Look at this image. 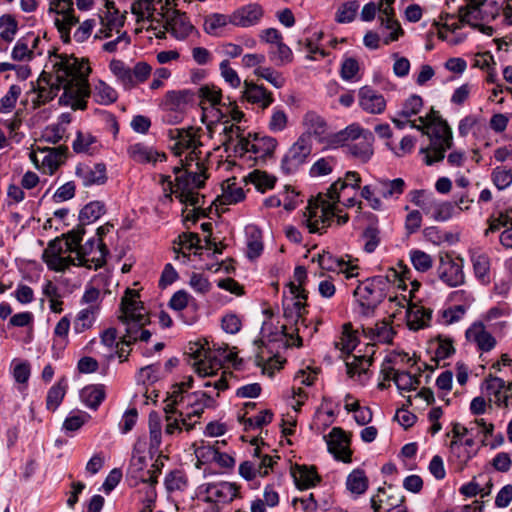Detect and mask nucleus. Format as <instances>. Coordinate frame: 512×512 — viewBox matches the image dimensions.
<instances>
[{
  "mask_svg": "<svg viewBox=\"0 0 512 512\" xmlns=\"http://www.w3.org/2000/svg\"><path fill=\"white\" fill-rule=\"evenodd\" d=\"M41 151L48 152L42 163L44 166L48 167L50 174H53L58 169V167L65 161L68 155L67 146H58L53 148L47 147Z\"/></svg>",
  "mask_w": 512,
  "mask_h": 512,
  "instance_id": "a878e982",
  "label": "nucleus"
},
{
  "mask_svg": "<svg viewBox=\"0 0 512 512\" xmlns=\"http://www.w3.org/2000/svg\"><path fill=\"white\" fill-rule=\"evenodd\" d=\"M353 295L358 297L361 314L367 317L373 316L377 307L386 298L381 293H377L370 285H366L365 280L356 287Z\"/></svg>",
  "mask_w": 512,
  "mask_h": 512,
  "instance_id": "0eeeda50",
  "label": "nucleus"
},
{
  "mask_svg": "<svg viewBox=\"0 0 512 512\" xmlns=\"http://www.w3.org/2000/svg\"><path fill=\"white\" fill-rule=\"evenodd\" d=\"M411 262L419 272H426L432 267V258L421 250H412L410 253Z\"/></svg>",
  "mask_w": 512,
  "mask_h": 512,
  "instance_id": "6e6d98bb",
  "label": "nucleus"
},
{
  "mask_svg": "<svg viewBox=\"0 0 512 512\" xmlns=\"http://www.w3.org/2000/svg\"><path fill=\"white\" fill-rule=\"evenodd\" d=\"M111 72L123 83L125 88L130 89L134 86V80L132 77V70L125 65L121 60H112L110 62Z\"/></svg>",
  "mask_w": 512,
  "mask_h": 512,
  "instance_id": "72a5a7b5",
  "label": "nucleus"
},
{
  "mask_svg": "<svg viewBox=\"0 0 512 512\" xmlns=\"http://www.w3.org/2000/svg\"><path fill=\"white\" fill-rule=\"evenodd\" d=\"M164 28L177 39H185L194 30L186 14L179 10L172 11L171 16L166 19Z\"/></svg>",
  "mask_w": 512,
  "mask_h": 512,
  "instance_id": "4468645a",
  "label": "nucleus"
},
{
  "mask_svg": "<svg viewBox=\"0 0 512 512\" xmlns=\"http://www.w3.org/2000/svg\"><path fill=\"white\" fill-rule=\"evenodd\" d=\"M375 339L382 343H391L395 335L393 327L386 321L378 322L375 325Z\"/></svg>",
  "mask_w": 512,
  "mask_h": 512,
  "instance_id": "680f3d73",
  "label": "nucleus"
},
{
  "mask_svg": "<svg viewBox=\"0 0 512 512\" xmlns=\"http://www.w3.org/2000/svg\"><path fill=\"white\" fill-rule=\"evenodd\" d=\"M457 263L448 253L440 254L437 268L439 278L450 287H457L464 283L463 259L457 258Z\"/></svg>",
  "mask_w": 512,
  "mask_h": 512,
  "instance_id": "423d86ee",
  "label": "nucleus"
},
{
  "mask_svg": "<svg viewBox=\"0 0 512 512\" xmlns=\"http://www.w3.org/2000/svg\"><path fill=\"white\" fill-rule=\"evenodd\" d=\"M194 346L195 348H190L191 355L194 359L204 357L209 360V369H212L214 365L221 366L223 362H232L235 369H240L243 363V359L238 358L236 353H227V344L222 343L221 345H218L213 343L212 346H210L209 342L205 341L204 345L195 343ZM196 372L201 377L214 374L213 370L209 371L207 367H203L202 362L197 363Z\"/></svg>",
  "mask_w": 512,
  "mask_h": 512,
  "instance_id": "f03ea898",
  "label": "nucleus"
},
{
  "mask_svg": "<svg viewBox=\"0 0 512 512\" xmlns=\"http://www.w3.org/2000/svg\"><path fill=\"white\" fill-rule=\"evenodd\" d=\"M291 476L299 490L315 487L321 481L315 466L294 464L291 467Z\"/></svg>",
  "mask_w": 512,
  "mask_h": 512,
  "instance_id": "f8f14e48",
  "label": "nucleus"
},
{
  "mask_svg": "<svg viewBox=\"0 0 512 512\" xmlns=\"http://www.w3.org/2000/svg\"><path fill=\"white\" fill-rule=\"evenodd\" d=\"M174 244H177L179 247H174V252L177 254L176 258H178V254L182 248L187 250H191L193 248L197 250H202L203 246L200 245V237L197 233L193 232H183L178 236V239L174 241Z\"/></svg>",
  "mask_w": 512,
  "mask_h": 512,
  "instance_id": "e433bc0d",
  "label": "nucleus"
},
{
  "mask_svg": "<svg viewBox=\"0 0 512 512\" xmlns=\"http://www.w3.org/2000/svg\"><path fill=\"white\" fill-rule=\"evenodd\" d=\"M492 180L499 190L507 188L512 183L511 169L495 168L492 172Z\"/></svg>",
  "mask_w": 512,
  "mask_h": 512,
  "instance_id": "052dcab7",
  "label": "nucleus"
},
{
  "mask_svg": "<svg viewBox=\"0 0 512 512\" xmlns=\"http://www.w3.org/2000/svg\"><path fill=\"white\" fill-rule=\"evenodd\" d=\"M304 124L310 130V136L313 134L317 137H321L326 133L327 123L323 117L318 115L314 111H309L304 116Z\"/></svg>",
  "mask_w": 512,
  "mask_h": 512,
  "instance_id": "473e14b6",
  "label": "nucleus"
},
{
  "mask_svg": "<svg viewBox=\"0 0 512 512\" xmlns=\"http://www.w3.org/2000/svg\"><path fill=\"white\" fill-rule=\"evenodd\" d=\"M187 485V478L180 470H173L166 475L165 487L169 492L183 490Z\"/></svg>",
  "mask_w": 512,
  "mask_h": 512,
  "instance_id": "603ef678",
  "label": "nucleus"
},
{
  "mask_svg": "<svg viewBox=\"0 0 512 512\" xmlns=\"http://www.w3.org/2000/svg\"><path fill=\"white\" fill-rule=\"evenodd\" d=\"M220 71L221 76L224 80L229 83L233 88H237L241 84V80L237 74V72L230 67V63L228 60H223L220 63Z\"/></svg>",
  "mask_w": 512,
  "mask_h": 512,
  "instance_id": "774afa93",
  "label": "nucleus"
},
{
  "mask_svg": "<svg viewBox=\"0 0 512 512\" xmlns=\"http://www.w3.org/2000/svg\"><path fill=\"white\" fill-rule=\"evenodd\" d=\"M222 195L218 196L213 204L219 202L221 205H231L241 202L245 199V193L241 187L236 184V178L227 179L221 185Z\"/></svg>",
  "mask_w": 512,
  "mask_h": 512,
  "instance_id": "412c9836",
  "label": "nucleus"
},
{
  "mask_svg": "<svg viewBox=\"0 0 512 512\" xmlns=\"http://www.w3.org/2000/svg\"><path fill=\"white\" fill-rule=\"evenodd\" d=\"M196 104V93L190 89L171 90L166 92L163 106L167 111L185 113L188 106Z\"/></svg>",
  "mask_w": 512,
  "mask_h": 512,
  "instance_id": "1a4fd4ad",
  "label": "nucleus"
},
{
  "mask_svg": "<svg viewBox=\"0 0 512 512\" xmlns=\"http://www.w3.org/2000/svg\"><path fill=\"white\" fill-rule=\"evenodd\" d=\"M358 9V1H348L338 9L335 20L338 23H350L354 20Z\"/></svg>",
  "mask_w": 512,
  "mask_h": 512,
  "instance_id": "de8ad7c7",
  "label": "nucleus"
},
{
  "mask_svg": "<svg viewBox=\"0 0 512 512\" xmlns=\"http://www.w3.org/2000/svg\"><path fill=\"white\" fill-rule=\"evenodd\" d=\"M105 213V205L101 201H92L86 204L79 212V222L86 226L95 222Z\"/></svg>",
  "mask_w": 512,
  "mask_h": 512,
  "instance_id": "c85d7f7f",
  "label": "nucleus"
},
{
  "mask_svg": "<svg viewBox=\"0 0 512 512\" xmlns=\"http://www.w3.org/2000/svg\"><path fill=\"white\" fill-rule=\"evenodd\" d=\"M380 193L384 198L398 197L404 192L405 182L402 178L380 181Z\"/></svg>",
  "mask_w": 512,
  "mask_h": 512,
  "instance_id": "a19ab883",
  "label": "nucleus"
},
{
  "mask_svg": "<svg viewBox=\"0 0 512 512\" xmlns=\"http://www.w3.org/2000/svg\"><path fill=\"white\" fill-rule=\"evenodd\" d=\"M390 273L385 276L377 275L373 277L367 278L366 285H370L373 287L377 293H381L385 297L387 296V290L389 288L390 283H394L397 278L403 283V285L399 284L398 287L401 289H406V284L404 283L405 279H409L408 275L410 273L409 270L405 271L402 276L399 277L398 272L394 268H390Z\"/></svg>",
  "mask_w": 512,
  "mask_h": 512,
  "instance_id": "f3484780",
  "label": "nucleus"
},
{
  "mask_svg": "<svg viewBox=\"0 0 512 512\" xmlns=\"http://www.w3.org/2000/svg\"><path fill=\"white\" fill-rule=\"evenodd\" d=\"M229 21V16L224 14L215 13L205 19L204 30L207 34H215L216 29L226 26Z\"/></svg>",
  "mask_w": 512,
  "mask_h": 512,
  "instance_id": "13d9d810",
  "label": "nucleus"
},
{
  "mask_svg": "<svg viewBox=\"0 0 512 512\" xmlns=\"http://www.w3.org/2000/svg\"><path fill=\"white\" fill-rule=\"evenodd\" d=\"M359 343L356 333L352 330V325L346 323L343 325V336L341 338V350L347 355H350L352 351L357 347Z\"/></svg>",
  "mask_w": 512,
  "mask_h": 512,
  "instance_id": "3c124183",
  "label": "nucleus"
},
{
  "mask_svg": "<svg viewBox=\"0 0 512 512\" xmlns=\"http://www.w3.org/2000/svg\"><path fill=\"white\" fill-rule=\"evenodd\" d=\"M486 0H468L465 6H461L458 10L460 22L470 24V20L477 19L476 13L479 12L480 7L484 5Z\"/></svg>",
  "mask_w": 512,
  "mask_h": 512,
  "instance_id": "c03bdc74",
  "label": "nucleus"
},
{
  "mask_svg": "<svg viewBox=\"0 0 512 512\" xmlns=\"http://www.w3.org/2000/svg\"><path fill=\"white\" fill-rule=\"evenodd\" d=\"M76 80L73 77L67 78V80L63 83L62 87L64 89L63 94L59 98V105L61 106H71L72 100L77 96L75 92Z\"/></svg>",
  "mask_w": 512,
  "mask_h": 512,
  "instance_id": "0e129e2a",
  "label": "nucleus"
},
{
  "mask_svg": "<svg viewBox=\"0 0 512 512\" xmlns=\"http://www.w3.org/2000/svg\"><path fill=\"white\" fill-rule=\"evenodd\" d=\"M243 96L248 102L260 104L263 109L270 106L274 101L272 93L263 85H258L248 80L244 81Z\"/></svg>",
  "mask_w": 512,
  "mask_h": 512,
  "instance_id": "6ab92c4d",
  "label": "nucleus"
},
{
  "mask_svg": "<svg viewBox=\"0 0 512 512\" xmlns=\"http://www.w3.org/2000/svg\"><path fill=\"white\" fill-rule=\"evenodd\" d=\"M98 311V306H90L82 309L76 316L73 324L75 333L80 334L90 329L95 321V314Z\"/></svg>",
  "mask_w": 512,
  "mask_h": 512,
  "instance_id": "c756f323",
  "label": "nucleus"
},
{
  "mask_svg": "<svg viewBox=\"0 0 512 512\" xmlns=\"http://www.w3.org/2000/svg\"><path fill=\"white\" fill-rule=\"evenodd\" d=\"M264 15L262 6L258 3H250L240 7L229 16L231 24L239 27L256 25Z\"/></svg>",
  "mask_w": 512,
  "mask_h": 512,
  "instance_id": "9d476101",
  "label": "nucleus"
},
{
  "mask_svg": "<svg viewBox=\"0 0 512 512\" xmlns=\"http://www.w3.org/2000/svg\"><path fill=\"white\" fill-rule=\"evenodd\" d=\"M312 152L310 133H303L288 149L281 160V171L285 175L296 173L303 166Z\"/></svg>",
  "mask_w": 512,
  "mask_h": 512,
  "instance_id": "7ed1b4c3",
  "label": "nucleus"
},
{
  "mask_svg": "<svg viewBox=\"0 0 512 512\" xmlns=\"http://www.w3.org/2000/svg\"><path fill=\"white\" fill-rule=\"evenodd\" d=\"M118 319L125 325V333L116 344V347H118L120 343L129 347L133 343L137 342L141 329L146 324L150 323L149 318L144 314H139L135 317L119 316Z\"/></svg>",
  "mask_w": 512,
  "mask_h": 512,
  "instance_id": "9b49d317",
  "label": "nucleus"
},
{
  "mask_svg": "<svg viewBox=\"0 0 512 512\" xmlns=\"http://www.w3.org/2000/svg\"><path fill=\"white\" fill-rule=\"evenodd\" d=\"M432 317V310L423 306L409 304L407 309V321L411 330H419L428 326Z\"/></svg>",
  "mask_w": 512,
  "mask_h": 512,
  "instance_id": "5701e85b",
  "label": "nucleus"
},
{
  "mask_svg": "<svg viewBox=\"0 0 512 512\" xmlns=\"http://www.w3.org/2000/svg\"><path fill=\"white\" fill-rule=\"evenodd\" d=\"M373 347H374V345L370 346V348H371L370 356H367L366 354L354 356L353 362H346L347 374L349 375V377H353L357 371H359V373L367 372V369L362 368V364H363V362H367L368 366H371L373 364V361H374L373 355L375 353Z\"/></svg>",
  "mask_w": 512,
  "mask_h": 512,
  "instance_id": "49530a36",
  "label": "nucleus"
},
{
  "mask_svg": "<svg viewBox=\"0 0 512 512\" xmlns=\"http://www.w3.org/2000/svg\"><path fill=\"white\" fill-rule=\"evenodd\" d=\"M197 168L200 170V173L186 172L184 175L176 177V186L177 189L181 191L188 190L190 183H196V179L203 176L204 179H207L209 175L206 173V168L202 163L197 162Z\"/></svg>",
  "mask_w": 512,
  "mask_h": 512,
  "instance_id": "37998d69",
  "label": "nucleus"
},
{
  "mask_svg": "<svg viewBox=\"0 0 512 512\" xmlns=\"http://www.w3.org/2000/svg\"><path fill=\"white\" fill-rule=\"evenodd\" d=\"M254 74L265 79L275 88H282L285 84V79L282 75L270 67H257L254 70Z\"/></svg>",
  "mask_w": 512,
  "mask_h": 512,
  "instance_id": "8fccbe9b",
  "label": "nucleus"
},
{
  "mask_svg": "<svg viewBox=\"0 0 512 512\" xmlns=\"http://www.w3.org/2000/svg\"><path fill=\"white\" fill-rule=\"evenodd\" d=\"M438 341V347L436 349V356L439 359H446L452 356L455 353V348L453 346V340L448 337H444L442 335H438L436 337Z\"/></svg>",
  "mask_w": 512,
  "mask_h": 512,
  "instance_id": "69168bd1",
  "label": "nucleus"
},
{
  "mask_svg": "<svg viewBox=\"0 0 512 512\" xmlns=\"http://www.w3.org/2000/svg\"><path fill=\"white\" fill-rule=\"evenodd\" d=\"M466 339L474 341L481 351L488 352L496 345L495 338L485 330L482 322H476L465 332Z\"/></svg>",
  "mask_w": 512,
  "mask_h": 512,
  "instance_id": "dca6fc26",
  "label": "nucleus"
},
{
  "mask_svg": "<svg viewBox=\"0 0 512 512\" xmlns=\"http://www.w3.org/2000/svg\"><path fill=\"white\" fill-rule=\"evenodd\" d=\"M64 247L63 238L56 237L48 243L47 248L43 251L42 260L47 266L51 262H63L61 254L64 252Z\"/></svg>",
  "mask_w": 512,
  "mask_h": 512,
  "instance_id": "2f4dec72",
  "label": "nucleus"
},
{
  "mask_svg": "<svg viewBox=\"0 0 512 512\" xmlns=\"http://www.w3.org/2000/svg\"><path fill=\"white\" fill-rule=\"evenodd\" d=\"M67 388V381L64 377H62L48 390L46 397V408L48 410L55 411L60 406L66 394Z\"/></svg>",
  "mask_w": 512,
  "mask_h": 512,
  "instance_id": "bb28decb",
  "label": "nucleus"
},
{
  "mask_svg": "<svg viewBox=\"0 0 512 512\" xmlns=\"http://www.w3.org/2000/svg\"><path fill=\"white\" fill-rule=\"evenodd\" d=\"M53 70L56 73V82L51 84L49 89L45 87H39L38 95L36 99L33 100V107L39 108L45 103L53 100L57 93L60 91L63 83L69 78L71 75H75L76 68H69L65 62H55L53 64Z\"/></svg>",
  "mask_w": 512,
  "mask_h": 512,
  "instance_id": "20e7f679",
  "label": "nucleus"
},
{
  "mask_svg": "<svg viewBox=\"0 0 512 512\" xmlns=\"http://www.w3.org/2000/svg\"><path fill=\"white\" fill-rule=\"evenodd\" d=\"M76 175L82 179L84 186L103 185L107 181L106 165L96 163L93 167L78 166Z\"/></svg>",
  "mask_w": 512,
  "mask_h": 512,
  "instance_id": "a211bd4d",
  "label": "nucleus"
},
{
  "mask_svg": "<svg viewBox=\"0 0 512 512\" xmlns=\"http://www.w3.org/2000/svg\"><path fill=\"white\" fill-rule=\"evenodd\" d=\"M252 239L247 243V257L251 260L258 258L263 251V243L260 240V232L253 228Z\"/></svg>",
  "mask_w": 512,
  "mask_h": 512,
  "instance_id": "338daca9",
  "label": "nucleus"
},
{
  "mask_svg": "<svg viewBox=\"0 0 512 512\" xmlns=\"http://www.w3.org/2000/svg\"><path fill=\"white\" fill-rule=\"evenodd\" d=\"M362 237L366 240L364 250L373 253L380 244V230L375 224L368 225L363 231Z\"/></svg>",
  "mask_w": 512,
  "mask_h": 512,
  "instance_id": "a18cd8bd",
  "label": "nucleus"
},
{
  "mask_svg": "<svg viewBox=\"0 0 512 512\" xmlns=\"http://www.w3.org/2000/svg\"><path fill=\"white\" fill-rule=\"evenodd\" d=\"M128 151L130 156L139 163L156 162L158 158L161 161L166 159L165 153L153 152L151 148L142 143L130 146Z\"/></svg>",
  "mask_w": 512,
  "mask_h": 512,
  "instance_id": "393cba45",
  "label": "nucleus"
},
{
  "mask_svg": "<svg viewBox=\"0 0 512 512\" xmlns=\"http://www.w3.org/2000/svg\"><path fill=\"white\" fill-rule=\"evenodd\" d=\"M196 99L200 98L201 101H207L212 106H217L221 104L222 92L221 89L216 87L215 85H203L197 91Z\"/></svg>",
  "mask_w": 512,
  "mask_h": 512,
  "instance_id": "ea45409f",
  "label": "nucleus"
},
{
  "mask_svg": "<svg viewBox=\"0 0 512 512\" xmlns=\"http://www.w3.org/2000/svg\"><path fill=\"white\" fill-rule=\"evenodd\" d=\"M346 262L342 258L333 256L328 251H323L320 257V268L327 271H336L342 269Z\"/></svg>",
  "mask_w": 512,
  "mask_h": 512,
  "instance_id": "bf43d9fd",
  "label": "nucleus"
},
{
  "mask_svg": "<svg viewBox=\"0 0 512 512\" xmlns=\"http://www.w3.org/2000/svg\"><path fill=\"white\" fill-rule=\"evenodd\" d=\"M359 104L363 110L371 114H380L386 107L383 95L369 86L360 88Z\"/></svg>",
  "mask_w": 512,
  "mask_h": 512,
  "instance_id": "ddd939ff",
  "label": "nucleus"
},
{
  "mask_svg": "<svg viewBox=\"0 0 512 512\" xmlns=\"http://www.w3.org/2000/svg\"><path fill=\"white\" fill-rule=\"evenodd\" d=\"M431 128V131L427 134L430 145L420 149V153L425 154L424 161L428 166L442 161L445 158L446 150L453 145L452 130L447 121L440 115H435L431 119Z\"/></svg>",
  "mask_w": 512,
  "mask_h": 512,
  "instance_id": "f257e3e1",
  "label": "nucleus"
},
{
  "mask_svg": "<svg viewBox=\"0 0 512 512\" xmlns=\"http://www.w3.org/2000/svg\"><path fill=\"white\" fill-rule=\"evenodd\" d=\"M191 399L190 406L198 407L203 406L206 408H213L216 405V401L208 393L202 391H196L187 395Z\"/></svg>",
  "mask_w": 512,
  "mask_h": 512,
  "instance_id": "e2e57ef3",
  "label": "nucleus"
},
{
  "mask_svg": "<svg viewBox=\"0 0 512 512\" xmlns=\"http://www.w3.org/2000/svg\"><path fill=\"white\" fill-rule=\"evenodd\" d=\"M138 296L139 294L136 291L129 288L126 290V295L121 299L120 303V316L135 317L142 314L140 310L143 309V303L135 299Z\"/></svg>",
  "mask_w": 512,
  "mask_h": 512,
  "instance_id": "cd10ccee",
  "label": "nucleus"
},
{
  "mask_svg": "<svg viewBox=\"0 0 512 512\" xmlns=\"http://www.w3.org/2000/svg\"><path fill=\"white\" fill-rule=\"evenodd\" d=\"M106 396L105 386L89 385L81 390L80 397L84 404L90 409L97 410L101 403L104 401Z\"/></svg>",
  "mask_w": 512,
  "mask_h": 512,
  "instance_id": "b1692460",
  "label": "nucleus"
},
{
  "mask_svg": "<svg viewBox=\"0 0 512 512\" xmlns=\"http://www.w3.org/2000/svg\"><path fill=\"white\" fill-rule=\"evenodd\" d=\"M49 57L59 59L57 62H65L69 68H76L75 75H81V72L88 67L85 62L80 61L74 55L58 54L56 50L49 52Z\"/></svg>",
  "mask_w": 512,
  "mask_h": 512,
  "instance_id": "4d7b16f0",
  "label": "nucleus"
},
{
  "mask_svg": "<svg viewBox=\"0 0 512 512\" xmlns=\"http://www.w3.org/2000/svg\"><path fill=\"white\" fill-rule=\"evenodd\" d=\"M471 261L473 264L474 274L477 279H479L483 284H488L490 282L489 279V271H490V259L484 254H473L471 256Z\"/></svg>",
  "mask_w": 512,
  "mask_h": 512,
  "instance_id": "7c9ffc66",
  "label": "nucleus"
},
{
  "mask_svg": "<svg viewBox=\"0 0 512 512\" xmlns=\"http://www.w3.org/2000/svg\"><path fill=\"white\" fill-rule=\"evenodd\" d=\"M269 56L271 60L277 59L279 64L289 63L293 59L292 50L282 40L270 48Z\"/></svg>",
  "mask_w": 512,
  "mask_h": 512,
  "instance_id": "5fc2aeb1",
  "label": "nucleus"
},
{
  "mask_svg": "<svg viewBox=\"0 0 512 512\" xmlns=\"http://www.w3.org/2000/svg\"><path fill=\"white\" fill-rule=\"evenodd\" d=\"M247 178L261 192H264L266 189H272L276 183L275 176L261 170L252 171Z\"/></svg>",
  "mask_w": 512,
  "mask_h": 512,
  "instance_id": "c9c22d12",
  "label": "nucleus"
},
{
  "mask_svg": "<svg viewBox=\"0 0 512 512\" xmlns=\"http://www.w3.org/2000/svg\"><path fill=\"white\" fill-rule=\"evenodd\" d=\"M422 106L423 100L421 96L413 94L404 102L403 107L398 115L404 118H410L413 115L418 114Z\"/></svg>",
  "mask_w": 512,
  "mask_h": 512,
  "instance_id": "864d4df0",
  "label": "nucleus"
},
{
  "mask_svg": "<svg viewBox=\"0 0 512 512\" xmlns=\"http://www.w3.org/2000/svg\"><path fill=\"white\" fill-rule=\"evenodd\" d=\"M0 28H3L0 38L9 43L14 40L18 31V22L13 15L4 14L0 17Z\"/></svg>",
  "mask_w": 512,
  "mask_h": 512,
  "instance_id": "58836bf2",
  "label": "nucleus"
},
{
  "mask_svg": "<svg viewBox=\"0 0 512 512\" xmlns=\"http://www.w3.org/2000/svg\"><path fill=\"white\" fill-rule=\"evenodd\" d=\"M204 492L207 493V497L204 499L207 503H230L237 496L239 486L236 483L231 482H219V483H208L203 485Z\"/></svg>",
  "mask_w": 512,
  "mask_h": 512,
  "instance_id": "6e6552de",
  "label": "nucleus"
},
{
  "mask_svg": "<svg viewBox=\"0 0 512 512\" xmlns=\"http://www.w3.org/2000/svg\"><path fill=\"white\" fill-rule=\"evenodd\" d=\"M347 488L356 494H363L368 488V479L363 470L355 469L347 477Z\"/></svg>",
  "mask_w": 512,
  "mask_h": 512,
  "instance_id": "f704fd0d",
  "label": "nucleus"
},
{
  "mask_svg": "<svg viewBox=\"0 0 512 512\" xmlns=\"http://www.w3.org/2000/svg\"><path fill=\"white\" fill-rule=\"evenodd\" d=\"M329 453L337 461L350 463L352 451L350 449L351 438L341 427H333L328 435L324 436Z\"/></svg>",
  "mask_w": 512,
  "mask_h": 512,
  "instance_id": "39448f33",
  "label": "nucleus"
},
{
  "mask_svg": "<svg viewBox=\"0 0 512 512\" xmlns=\"http://www.w3.org/2000/svg\"><path fill=\"white\" fill-rule=\"evenodd\" d=\"M374 141L375 137L373 133H365L363 139L346 144L347 153L360 162L367 163L374 154Z\"/></svg>",
  "mask_w": 512,
  "mask_h": 512,
  "instance_id": "2eb2a0df",
  "label": "nucleus"
},
{
  "mask_svg": "<svg viewBox=\"0 0 512 512\" xmlns=\"http://www.w3.org/2000/svg\"><path fill=\"white\" fill-rule=\"evenodd\" d=\"M85 234V226L81 223L77 225L76 228L71 231L64 233L61 235L65 244V251L67 252H76V249L79 247L82 238Z\"/></svg>",
  "mask_w": 512,
  "mask_h": 512,
  "instance_id": "4c0bfd02",
  "label": "nucleus"
},
{
  "mask_svg": "<svg viewBox=\"0 0 512 512\" xmlns=\"http://www.w3.org/2000/svg\"><path fill=\"white\" fill-rule=\"evenodd\" d=\"M98 249H99V256L98 257H92V258H78L79 260V266H83L86 268H94L95 270L103 267L106 264V256L109 254V250L105 243L101 241L98 243Z\"/></svg>",
  "mask_w": 512,
  "mask_h": 512,
  "instance_id": "79ce46f5",
  "label": "nucleus"
},
{
  "mask_svg": "<svg viewBox=\"0 0 512 512\" xmlns=\"http://www.w3.org/2000/svg\"><path fill=\"white\" fill-rule=\"evenodd\" d=\"M169 135L171 139L178 140L174 147L177 156L181 155V149H197L202 145V143L195 138L193 127L170 130Z\"/></svg>",
  "mask_w": 512,
  "mask_h": 512,
  "instance_id": "4be33fe9",
  "label": "nucleus"
},
{
  "mask_svg": "<svg viewBox=\"0 0 512 512\" xmlns=\"http://www.w3.org/2000/svg\"><path fill=\"white\" fill-rule=\"evenodd\" d=\"M91 72L90 67H86L81 75H71L76 80L75 92L77 96L72 100L71 108L73 110H85L87 108V98L90 96V87L88 84V75Z\"/></svg>",
  "mask_w": 512,
  "mask_h": 512,
  "instance_id": "aec40b11",
  "label": "nucleus"
},
{
  "mask_svg": "<svg viewBox=\"0 0 512 512\" xmlns=\"http://www.w3.org/2000/svg\"><path fill=\"white\" fill-rule=\"evenodd\" d=\"M95 90L96 96L99 97L97 102L102 105L112 104L118 98L116 90L103 81L98 82V84L95 86Z\"/></svg>",
  "mask_w": 512,
  "mask_h": 512,
  "instance_id": "09e8293b",
  "label": "nucleus"
}]
</instances>
